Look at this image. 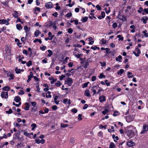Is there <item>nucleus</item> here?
<instances>
[{
    "instance_id": "c756f323",
    "label": "nucleus",
    "mask_w": 148,
    "mask_h": 148,
    "mask_svg": "<svg viewBox=\"0 0 148 148\" xmlns=\"http://www.w3.org/2000/svg\"><path fill=\"white\" fill-rule=\"evenodd\" d=\"M37 41H38L40 42V43H42V41L41 40L39 39H35L34 41V42L36 43Z\"/></svg>"
},
{
    "instance_id": "0eeeda50",
    "label": "nucleus",
    "mask_w": 148,
    "mask_h": 148,
    "mask_svg": "<svg viewBox=\"0 0 148 148\" xmlns=\"http://www.w3.org/2000/svg\"><path fill=\"white\" fill-rule=\"evenodd\" d=\"M9 21V20L7 21H6L4 19H1L0 20V24H5V23L6 25H8L9 24V23L8 21Z\"/></svg>"
},
{
    "instance_id": "e2e57ef3",
    "label": "nucleus",
    "mask_w": 148,
    "mask_h": 148,
    "mask_svg": "<svg viewBox=\"0 0 148 148\" xmlns=\"http://www.w3.org/2000/svg\"><path fill=\"white\" fill-rule=\"evenodd\" d=\"M36 88L37 89V91L38 92H40V88L39 87V86L38 85V86H36Z\"/></svg>"
},
{
    "instance_id": "e433bc0d",
    "label": "nucleus",
    "mask_w": 148,
    "mask_h": 148,
    "mask_svg": "<svg viewBox=\"0 0 148 148\" xmlns=\"http://www.w3.org/2000/svg\"><path fill=\"white\" fill-rule=\"evenodd\" d=\"M12 110L11 109H10L9 111H6V113L8 114H10L12 113Z\"/></svg>"
},
{
    "instance_id": "69168bd1",
    "label": "nucleus",
    "mask_w": 148,
    "mask_h": 148,
    "mask_svg": "<svg viewBox=\"0 0 148 148\" xmlns=\"http://www.w3.org/2000/svg\"><path fill=\"white\" fill-rule=\"evenodd\" d=\"M97 47L96 46H95L94 47H91V48L92 49H93L94 50H95L97 49Z\"/></svg>"
},
{
    "instance_id": "de8ad7c7",
    "label": "nucleus",
    "mask_w": 148,
    "mask_h": 148,
    "mask_svg": "<svg viewBox=\"0 0 148 148\" xmlns=\"http://www.w3.org/2000/svg\"><path fill=\"white\" fill-rule=\"evenodd\" d=\"M71 111L72 112H74V113H75L77 112V110L76 109L74 108V109H72Z\"/></svg>"
},
{
    "instance_id": "f8f14e48",
    "label": "nucleus",
    "mask_w": 148,
    "mask_h": 148,
    "mask_svg": "<svg viewBox=\"0 0 148 148\" xmlns=\"http://www.w3.org/2000/svg\"><path fill=\"white\" fill-rule=\"evenodd\" d=\"M21 100V99L18 96L15 97L14 99V100L16 102H19Z\"/></svg>"
},
{
    "instance_id": "20e7f679",
    "label": "nucleus",
    "mask_w": 148,
    "mask_h": 148,
    "mask_svg": "<svg viewBox=\"0 0 148 148\" xmlns=\"http://www.w3.org/2000/svg\"><path fill=\"white\" fill-rule=\"evenodd\" d=\"M135 51L137 52V53H136V52L135 51H133V53L135 54V56L137 57L139 56V54L140 53V49L138 48H136Z\"/></svg>"
},
{
    "instance_id": "ddd939ff",
    "label": "nucleus",
    "mask_w": 148,
    "mask_h": 148,
    "mask_svg": "<svg viewBox=\"0 0 148 148\" xmlns=\"http://www.w3.org/2000/svg\"><path fill=\"white\" fill-rule=\"evenodd\" d=\"M148 19V18L147 16L144 17L142 19V21H143V23L144 24H145L147 23V20Z\"/></svg>"
},
{
    "instance_id": "3c124183",
    "label": "nucleus",
    "mask_w": 148,
    "mask_h": 148,
    "mask_svg": "<svg viewBox=\"0 0 148 148\" xmlns=\"http://www.w3.org/2000/svg\"><path fill=\"white\" fill-rule=\"evenodd\" d=\"M82 116V115L81 114H79L78 115V120L80 121L82 119V118L81 117Z\"/></svg>"
},
{
    "instance_id": "79ce46f5",
    "label": "nucleus",
    "mask_w": 148,
    "mask_h": 148,
    "mask_svg": "<svg viewBox=\"0 0 148 148\" xmlns=\"http://www.w3.org/2000/svg\"><path fill=\"white\" fill-rule=\"evenodd\" d=\"M33 77L32 76H30L29 75L28 76V79L27 80V82L28 83L29 82L31 79V78L32 77Z\"/></svg>"
},
{
    "instance_id": "c85d7f7f",
    "label": "nucleus",
    "mask_w": 148,
    "mask_h": 148,
    "mask_svg": "<svg viewBox=\"0 0 148 148\" xmlns=\"http://www.w3.org/2000/svg\"><path fill=\"white\" fill-rule=\"evenodd\" d=\"M108 112V110L107 109H105L102 112V113L104 115L106 114Z\"/></svg>"
},
{
    "instance_id": "7c9ffc66",
    "label": "nucleus",
    "mask_w": 148,
    "mask_h": 148,
    "mask_svg": "<svg viewBox=\"0 0 148 148\" xmlns=\"http://www.w3.org/2000/svg\"><path fill=\"white\" fill-rule=\"evenodd\" d=\"M114 144L113 143H111L109 146V148H114Z\"/></svg>"
},
{
    "instance_id": "412c9836",
    "label": "nucleus",
    "mask_w": 148,
    "mask_h": 148,
    "mask_svg": "<svg viewBox=\"0 0 148 148\" xmlns=\"http://www.w3.org/2000/svg\"><path fill=\"white\" fill-rule=\"evenodd\" d=\"M88 19V18L87 16L83 17L82 18V21L83 22H86Z\"/></svg>"
},
{
    "instance_id": "052dcab7",
    "label": "nucleus",
    "mask_w": 148,
    "mask_h": 148,
    "mask_svg": "<svg viewBox=\"0 0 148 148\" xmlns=\"http://www.w3.org/2000/svg\"><path fill=\"white\" fill-rule=\"evenodd\" d=\"M68 66L69 67H71L73 66V63L72 62H70L68 64Z\"/></svg>"
},
{
    "instance_id": "6e6552de",
    "label": "nucleus",
    "mask_w": 148,
    "mask_h": 148,
    "mask_svg": "<svg viewBox=\"0 0 148 148\" xmlns=\"http://www.w3.org/2000/svg\"><path fill=\"white\" fill-rule=\"evenodd\" d=\"M24 29L26 33V35H27V34L30 30V28L28 27V26L26 25L24 27Z\"/></svg>"
},
{
    "instance_id": "0e129e2a",
    "label": "nucleus",
    "mask_w": 148,
    "mask_h": 148,
    "mask_svg": "<svg viewBox=\"0 0 148 148\" xmlns=\"http://www.w3.org/2000/svg\"><path fill=\"white\" fill-rule=\"evenodd\" d=\"M144 11L147 14H148V8H145L144 10Z\"/></svg>"
},
{
    "instance_id": "a878e982",
    "label": "nucleus",
    "mask_w": 148,
    "mask_h": 148,
    "mask_svg": "<svg viewBox=\"0 0 148 148\" xmlns=\"http://www.w3.org/2000/svg\"><path fill=\"white\" fill-rule=\"evenodd\" d=\"M147 32V31L146 30H145L143 32V33L144 34L145 36L146 37H147L148 36V33H146Z\"/></svg>"
},
{
    "instance_id": "37998d69",
    "label": "nucleus",
    "mask_w": 148,
    "mask_h": 148,
    "mask_svg": "<svg viewBox=\"0 0 148 148\" xmlns=\"http://www.w3.org/2000/svg\"><path fill=\"white\" fill-rule=\"evenodd\" d=\"M19 92H18V94L20 95H23V94L24 93V92L23 91V90H20V91H19Z\"/></svg>"
},
{
    "instance_id": "39448f33",
    "label": "nucleus",
    "mask_w": 148,
    "mask_h": 148,
    "mask_svg": "<svg viewBox=\"0 0 148 148\" xmlns=\"http://www.w3.org/2000/svg\"><path fill=\"white\" fill-rule=\"evenodd\" d=\"M127 144V145L129 147L133 146L135 144L134 142L131 140H129L128 141Z\"/></svg>"
},
{
    "instance_id": "f03ea898",
    "label": "nucleus",
    "mask_w": 148,
    "mask_h": 148,
    "mask_svg": "<svg viewBox=\"0 0 148 148\" xmlns=\"http://www.w3.org/2000/svg\"><path fill=\"white\" fill-rule=\"evenodd\" d=\"M53 5L52 3L51 2H48L46 3L45 5V7L47 8H50L53 7Z\"/></svg>"
},
{
    "instance_id": "7ed1b4c3",
    "label": "nucleus",
    "mask_w": 148,
    "mask_h": 148,
    "mask_svg": "<svg viewBox=\"0 0 148 148\" xmlns=\"http://www.w3.org/2000/svg\"><path fill=\"white\" fill-rule=\"evenodd\" d=\"M148 130V125H144L143 130L140 133L142 134Z\"/></svg>"
},
{
    "instance_id": "338daca9",
    "label": "nucleus",
    "mask_w": 148,
    "mask_h": 148,
    "mask_svg": "<svg viewBox=\"0 0 148 148\" xmlns=\"http://www.w3.org/2000/svg\"><path fill=\"white\" fill-rule=\"evenodd\" d=\"M14 126L16 127H19L20 126V125H19L18 123H16L15 124V123H14Z\"/></svg>"
},
{
    "instance_id": "2f4dec72",
    "label": "nucleus",
    "mask_w": 148,
    "mask_h": 148,
    "mask_svg": "<svg viewBox=\"0 0 148 148\" xmlns=\"http://www.w3.org/2000/svg\"><path fill=\"white\" fill-rule=\"evenodd\" d=\"M27 65L29 67L32 64V62L31 61H29L28 62L26 63Z\"/></svg>"
},
{
    "instance_id": "393cba45",
    "label": "nucleus",
    "mask_w": 148,
    "mask_h": 148,
    "mask_svg": "<svg viewBox=\"0 0 148 148\" xmlns=\"http://www.w3.org/2000/svg\"><path fill=\"white\" fill-rule=\"evenodd\" d=\"M117 37L118 38H119V40H121L123 41V37H121V35H119L117 36Z\"/></svg>"
},
{
    "instance_id": "b1692460",
    "label": "nucleus",
    "mask_w": 148,
    "mask_h": 148,
    "mask_svg": "<svg viewBox=\"0 0 148 148\" xmlns=\"http://www.w3.org/2000/svg\"><path fill=\"white\" fill-rule=\"evenodd\" d=\"M69 125L68 124H64L62 123H61L60 126L62 128H65L66 127H68Z\"/></svg>"
},
{
    "instance_id": "f3484780",
    "label": "nucleus",
    "mask_w": 148,
    "mask_h": 148,
    "mask_svg": "<svg viewBox=\"0 0 148 148\" xmlns=\"http://www.w3.org/2000/svg\"><path fill=\"white\" fill-rule=\"evenodd\" d=\"M2 89L3 90L8 91L10 89V88L8 86H4V87Z\"/></svg>"
},
{
    "instance_id": "680f3d73",
    "label": "nucleus",
    "mask_w": 148,
    "mask_h": 148,
    "mask_svg": "<svg viewBox=\"0 0 148 148\" xmlns=\"http://www.w3.org/2000/svg\"><path fill=\"white\" fill-rule=\"evenodd\" d=\"M88 107V105L87 104H85L83 108V109H86L87 107Z\"/></svg>"
},
{
    "instance_id": "a211bd4d",
    "label": "nucleus",
    "mask_w": 148,
    "mask_h": 148,
    "mask_svg": "<svg viewBox=\"0 0 148 148\" xmlns=\"http://www.w3.org/2000/svg\"><path fill=\"white\" fill-rule=\"evenodd\" d=\"M123 72L124 70L123 69H120L119 71L117 72V74L118 75H121Z\"/></svg>"
},
{
    "instance_id": "4468645a",
    "label": "nucleus",
    "mask_w": 148,
    "mask_h": 148,
    "mask_svg": "<svg viewBox=\"0 0 148 148\" xmlns=\"http://www.w3.org/2000/svg\"><path fill=\"white\" fill-rule=\"evenodd\" d=\"M50 26H52L53 28L55 30L56 29V27L55 25V23H52L50 22V25H49Z\"/></svg>"
},
{
    "instance_id": "4c0bfd02",
    "label": "nucleus",
    "mask_w": 148,
    "mask_h": 148,
    "mask_svg": "<svg viewBox=\"0 0 148 148\" xmlns=\"http://www.w3.org/2000/svg\"><path fill=\"white\" fill-rule=\"evenodd\" d=\"M126 120H127V121L128 120V121H129V122H130V121H132L133 119H132V118H130V116H129L127 117Z\"/></svg>"
},
{
    "instance_id": "cd10ccee",
    "label": "nucleus",
    "mask_w": 148,
    "mask_h": 148,
    "mask_svg": "<svg viewBox=\"0 0 148 148\" xmlns=\"http://www.w3.org/2000/svg\"><path fill=\"white\" fill-rule=\"evenodd\" d=\"M105 75H104L103 73H101L99 77V78H105Z\"/></svg>"
},
{
    "instance_id": "a18cd8bd",
    "label": "nucleus",
    "mask_w": 148,
    "mask_h": 148,
    "mask_svg": "<svg viewBox=\"0 0 148 148\" xmlns=\"http://www.w3.org/2000/svg\"><path fill=\"white\" fill-rule=\"evenodd\" d=\"M101 41L102 42V44H106L107 42L106 40H105L104 38L101 39Z\"/></svg>"
},
{
    "instance_id": "72a5a7b5",
    "label": "nucleus",
    "mask_w": 148,
    "mask_h": 148,
    "mask_svg": "<svg viewBox=\"0 0 148 148\" xmlns=\"http://www.w3.org/2000/svg\"><path fill=\"white\" fill-rule=\"evenodd\" d=\"M16 72L17 73H21V70L19 69H18L17 68H16L15 69Z\"/></svg>"
},
{
    "instance_id": "bb28decb",
    "label": "nucleus",
    "mask_w": 148,
    "mask_h": 148,
    "mask_svg": "<svg viewBox=\"0 0 148 148\" xmlns=\"http://www.w3.org/2000/svg\"><path fill=\"white\" fill-rule=\"evenodd\" d=\"M61 84H62L59 81H58L55 84V85L57 86H59Z\"/></svg>"
},
{
    "instance_id": "09e8293b",
    "label": "nucleus",
    "mask_w": 148,
    "mask_h": 148,
    "mask_svg": "<svg viewBox=\"0 0 148 148\" xmlns=\"http://www.w3.org/2000/svg\"><path fill=\"white\" fill-rule=\"evenodd\" d=\"M117 24L116 23H114L112 25V27L114 28H115L117 27Z\"/></svg>"
},
{
    "instance_id": "5fc2aeb1",
    "label": "nucleus",
    "mask_w": 148,
    "mask_h": 148,
    "mask_svg": "<svg viewBox=\"0 0 148 148\" xmlns=\"http://www.w3.org/2000/svg\"><path fill=\"white\" fill-rule=\"evenodd\" d=\"M106 52L107 53H111V51H109L110 50L109 48H106Z\"/></svg>"
},
{
    "instance_id": "aec40b11",
    "label": "nucleus",
    "mask_w": 148,
    "mask_h": 148,
    "mask_svg": "<svg viewBox=\"0 0 148 148\" xmlns=\"http://www.w3.org/2000/svg\"><path fill=\"white\" fill-rule=\"evenodd\" d=\"M16 27L17 29L18 30H20L22 29V27L20 24H17L16 25Z\"/></svg>"
},
{
    "instance_id": "6ab92c4d",
    "label": "nucleus",
    "mask_w": 148,
    "mask_h": 148,
    "mask_svg": "<svg viewBox=\"0 0 148 148\" xmlns=\"http://www.w3.org/2000/svg\"><path fill=\"white\" fill-rule=\"evenodd\" d=\"M47 51L49 53L48 55V57H51L53 54L52 51L50 50H48Z\"/></svg>"
},
{
    "instance_id": "13d9d810",
    "label": "nucleus",
    "mask_w": 148,
    "mask_h": 148,
    "mask_svg": "<svg viewBox=\"0 0 148 148\" xmlns=\"http://www.w3.org/2000/svg\"><path fill=\"white\" fill-rule=\"evenodd\" d=\"M129 132H130V134L131 135V136H133L134 135V133L132 130H130Z\"/></svg>"
},
{
    "instance_id": "9d476101",
    "label": "nucleus",
    "mask_w": 148,
    "mask_h": 148,
    "mask_svg": "<svg viewBox=\"0 0 148 148\" xmlns=\"http://www.w3.org/2000/svg\"><path fill=\"white\" fill-rule=\"evenodd\" d=\"M13 12V13L12 14L13 16L15 18H17L19 14L16 11H14Z\"/></svg>"
},
{
    "instance_id": "9b49d317",
    "label": "nucleus",
    "mask_w": 148,
    "mask_h": 148,
    "mask_svg": "<svg viewBox=\"0 0 148 148\" xmlns=\"http://www.w3.org/2000/svg\"><path fill=\"white\" fill-rule=\"evenodd\" d=\"M99 99L100 100V102L101 103L103 101H106L105 97L103 96L99 97Z\"/></svg>"
},
{
    "instance_id": "1a4fd4ad",
    "label": "nucleus",
    "mask_w": 148,
    "mask_h": 148,
    "mask_svg": "<svg viewBox=\"0 0 148 148\" xmlns=\"http://www.w3.org/2000/svg\"><path fill=\"white\" fill-rule=\"evenodd\" d=\"M84 95L88 97L90 96V95L89 93V90L88 89H86L85 90Z\"/></svg>"
},
{
    "instance_id": "2eb2a0df",
    "label": "nucleus",
    "mask_w": 148,
    "mask_h": 148,
    "mask_svg": "<svg viewBox=\"0 0 148 148\" xmlns=\"http://www.w3.org/2000/svg\"><path fill=\"white\" fill-rule=\"evenodd\" d=\"M25 105H26V106L24 108V109L25 110H29V104L27 103V102H26L25 103Z\"/></svg>"
},
{
    "instance_id": "8fccbe9b",
    "label": "nucleus",
    "mask_w": 148,
    "mask_h": 148,
    "mask_svg": "<svg viewBox=\"0 0 148 148\" xmlns=\"http://www.w3.org/2000/svg\"><path fill=\"white\" fill-rule=\"evenodd\" d=\"M100 63L101 64V66H104L106 65V63L105 62H100Z\"/></svg>"
},
{
    "instance_id": "c9c22d12",
    "label": "nucleus",
    "mask_w": 148,
    "mask_h": 148,
    "mask_svg": "<svg viewBox=\"0 0 148 148\" xmlns=\"http://www.w3.org/2000/svg\"><path fill=\"white\" fill-rule=\"evenodd\" d=\"M66 77L64 75H62L61 76H60V81L62 80L63 78H65Z\"/></svg>"
},
{
    "instance_id": "4d7b16f0",
    "label": "nucleus",
    "mask_w": 148,
    "mask_h": 148,
    "mask_svg": "<svg viewBox=\"0 0 148 148\" xmlns=\"http://www.w3.org/2000/svg\"><path fill=\"white\" fill-rule=\"evenodd\" d=\"M33 77H34V79L35 80H36V81H39V79L38 78V77H37L36 76H34Z\"/></svg>"
},
{
    "instance_id": "423d86ee",
    "label": "nucleus",
    "mask_w": 148,
    "mask_h": 148,
    "mask_svg": "<svg viewBox=\"0 0 148 148\" xmlns=\"http://www.w3.org/2000/svg\"><path fill=\"white\" fill-rule=\"evenodd\" d=\"M66 83L69 86H71L72 84L73 83L72 79L71 78H69L67 79Z\"/></svg>"
},
{
    "instance_id": "f704fd0d",
    "label": "nucleus",
    "mask_w": 148,
    "mask_h": 148,
    "mask_svg": "<svg viewBox=\"0 0 148 148\" xmlns=\"http://www.w3.org/2000/svg\"><path fill=\"white\" fill-rule=\"evenodd\" d=\"M88 65H89V63H88V62H87L86 61L85 62L84 68H85V69L87 68L88 66Z\"/></svg>"
},
{
    "instance_id": "774afa93",
    "label": "nucleus",
    "mask_w": 148,
    "mask_h": 148,
    "mask_svg": "<svg viewBox=\"0 0 148 148\" xmlns=\"http://www.w3.org/2000/svg\"><path fill=\"white\" fill-rule=\"evenodd\" d=\"M58 14L57 12H55L52 15L54 16L55 17H57V16Z\"/></svg>"
},
{
    "instance_id": "5701e85b",
    "label": "nucleus",
    "mask_w": 148,
    "mask_h": 148,
    "mask_svg": "<svg viewBox=\"0 0 148 148\" xmlns=\"http://www.w3.org/2000/svg\"><path fill=\"white\" fill-rule=\"evenodd\" d=\"M39 34V31L38 30H36L34 33V36L36 37L38 36Z\"/></svg>"
},
{
    "instance_id": "a19ab883",
    "label": "nucleus",
    "mask_w": 148,
    "mask_h": 148,
    "mask_svg": "<svg viewBox=\"0 0 148 148\" xmlns=\"http://www.w3.org/2000/svg\"><path fill=\"white\" fill-rule=\"evenodd\" d=\"M24 135L27 136L29 137L30 135V134L29 133H28L26 132H24L23 133Z\"/></svg>"
},
{
    "instance_id": "864d4df0",
    "label": "nucleus",
    "mask_w": 148,
    "mask_h": 148,
    "mask_svg": "<svg viewBox=\"0 0 148 148\" xmlns=\"http://www.w3.org/2000/svg\"><path fill=\"white\" fill-rule=\"evenodd\" d=\"M89 83V82H86V83H84L83 84V87L85 88V87H87L88 86V85Z\"/></svg>"
},
{
    "instance_id": "bf43d9fd",
    "label": "nucleus",
    "mask_w": 148,
    "mask_h": 148,
    "mask_svg": "<svg viewBox=\"0 0 148 148\" xmlns=\"http://www.w3.org/2000/svg\"><path fill=\"white\" fill-rule=\"evenodd\" d=\"M40 8H39L38 7H36L35 8V11H37L38 12H39L40 11Z\"/></svg>"
},
{
    "instance_id": "6e6d98bb",
    "label": "nucleus",
    "mask_w": 148,
    "mask_h": 148,
    "mask_svg": "<svg viewBox=\"0 0 148 148\" xmlns=\"http://www.w3.org/2000/svg\"><path fill=\"white\" fill-rule=\"evenodd\" d=\"M68 101V99L67 98L63 100V102L65 104H66V102Z\"/></svg>"
},
{
    "instance_id": "c03bdc74",
    "label": "nucleus",
    "mask_w": 148,
    "mask_h": 148,
    "mask_svg": "<svg viewBox=\"0 0 148 148\" xmlns=\"http://www.w3.org/2000/svg\"><path fill=\"white\" fill-rule=\"evenodd\" d=\"M31 126L33 127L32 128V130H34L35 128L36 127V125L35 123H33L31 125Z\"/></svg>"
},
{
    "instance_id": "473e14b6",
    "label": "nucleus",
    "mask_w": 148,
    "mask_h": 148,
    "mask_svg": "<svg viewBox=\"0 0 148 148\" xmlns=\"http://www.w3.org/2000/svg\"><path fill=\"white\" fill-rule=\"evenodd\" d=\"M72 15L71 13H68L67 14H66L65 16L67 17H71Z\"/></svg>"
},
{
    "instance_id": "f257e3e1",
    "label": "nucleus",
    "mask_w": 148,
    "mask_h": 148,
    "mask_svg": "<svg viewBox=\"0 0 148 148\" xmlns=\"http://www.w3.org/2000/svg\"><path fill=\"white\" fill-rule=\"evenodd\" d=\"M1 96L2 98H4L7 99L8 97V93L7 92H2L1 94Z\"/></svg>"
},
{
    "instance_id": "ea45409f",
    "label": "nucleus",
    "mask_w": 148,
    "mask_h": 148,
    "mask_svg": "<svg viewBox=\"0 0 148 148\" xmlns=\"http://www.w3.org/2000/svg\"><path fill=\"white\" fill-rule=\"evenodd\" d=\"M96 7L97 8L98 10H100L101 9V7L98 5H97L96 6Z\"/></svg>"
},
{
    "instance_id": "dca6fc26",
    "label": "nucleus",
    "mask_w": 148,
    "mask_h": 148,
    "mask_svg": "<svg viewBox=\"0 0 148 148\" xmlns=\"http://www.w3.org/2000/svg\"><path fill=\"white\" fill-rule=\"evenodd\" d=\"M74 55L76 58H79L80 57H81L83 56V54H82V53H80V54H76L75 53H74Z\"/></svg>"
},
{
    "instance_id": "58836bf2",
    "label": "nucleus",
    "mask_w": 148,
    "mask_h": 148,
    "mask_svg": "<svg viewBox=\"0 0 148 148\" xmlns=\"http://www.w3.org/2000/svg\"><path fill=\"white\" fill-rule=\"evenodd\" d=\"M73 32V30L71 28H70L68 29V32L70 34H71Z\"/></svg>"
},
{
    "instance_id": "4be33fe9",
    "label": "nucleus",
    "mask_w": 148,
    "mask_h": 148,
    "mask_svg": "<svg viewBox=\"0 0 148 148\" xmlns=\"http://www.w3.org/2000/svg\"><path fill=\"white\" fill-rule=\"evenodd\" d=\"M122 59V56L119 55V56H118V58L116 57V61H118L119 62H121V61L120 60H121Z\"/></svg>"
},
{
    "instance_id": "49530a36",
    "label": "nucleus",
    "mask_w": 148,
    "mask_h": 148,
    "mask_svg": "<svg viewBox=\"0 0 148 148\" xmlns=\"http://www.w3.org/2000/svg\"><path fill=\"white\" fill-rule=\"evenodd\" d=\"M57 106L56 105H54L52 107V109L54 110H56L57 109Z\"/></svg>"
},
{
    "instance_id": "603ef678",
    "label": "nucleus",
    "mask_w": 148,
    "mask_h": 148,
    "mask_svg": "<svg viewBox=\"0 0 148 148\" xmlns=\"http://www.w3.org/2000/svg\"><path fill=\"white\" fill-rule=\"evenodd\" d=\"M96 77L95 76H94L92 77L91 78L92 81H94L96 79Z\"/></svg>"
}]
</instances>
